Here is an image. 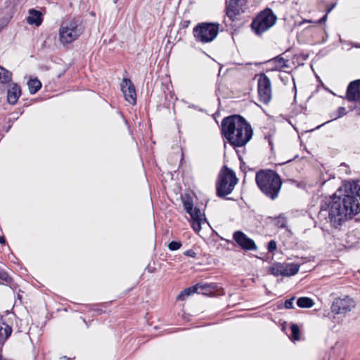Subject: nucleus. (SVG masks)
Segmentation results:
<instances>
[{
    "mask_svg": "<svg viewBox=\"0 0 360 360\" xmlns=\"http://www.w3.org/2000/svg\"><path fill=\"white\" fill-rule=\"evenodd\" d=\"M360 186L358 181H345L329 199L323 202L319 215L328 219L331 226L338 228L359 212Z\"/></svg>",
    "mask_w": 360,
    "mask_h": 360,
    "instance_id": "nucleus-1",
    "label": "nucleus"
},
{
    "mask_svg": "<svg viewBox=\"0 0 360 360\" xmlns=\"http://www.w3.org/2000/svg\"><path fill=\"white\" fill-rule=\"evenodd\" d=\"M221 134L233 147H243L252 139L253 130L244 117L233 115L222 120Z\"/></svg>",
    "mask_w": 360,
    "mask_h": 360,
    "instance_id": "nucleus-2",
    "label": "nucleus"
},
{
    "mask_svg": "<svg viewBox=\"0 0 360 360\" xmlns=\"http://www.w3.org/2000/svg\"><path fill=\"white\" fill-rule=\"evenodd\" d=\"M256 184L261 192L271 200L278 198L282 186L279 174L271 169H260L255 175Z\"/></svg>",
    "mask_w": 360,
    "mask_h": 360,
    "instance_id": "nucleus-3",
    "label": "nucleus"
},
{
    "mask_svg": "<svg viewBox=\"0 0 360 360\" xmlns=\"http://www.w3.org/2000/svg\"><path fill=\"white\" fill-rule=\"evenodd\" d=\"M237 183L238 179L235 172L226 165L223 166L216 184L217 196L224 198L231 193Z\"/></svg>",
    "mask_w": 360,
    "mask_h": 360,
    "instance_id": "nucleus-4",
    "label": "nucleus"
},
{
    "mask_svg": "<svg viewBox=\"0 0 360 360\" xmlns=\"http://www.w3.org/2000/svg\"><path fill=\"white\" fill-rule=\"evenodd\" d=\"M277 21V17L271 8L261 11L251 23V28L256 35H261L273 27Z\"/></svg>",
    "mask_w": 360,
    "mask_h": 360,
    "instance_id": "nucleus-5",
    "label": "nucleus"
},
{
    "mask_svg": "<svg viewBox=\"0 0 360 360\" xmlns=\"http://www.w3.org/2000/svg\"><path fill=\"white\" fill-rule=\"evenodd\" d=\"M82 33L79 20L75 18L64 20L60 27L59 38L63 44L75 41Z\"/></svg>",
    "mask_w": 360,
    "mask_h": 360,
    "instance_id": "nucleus-6",
    "label": "nucleus"
},
{
    "mask_svg": "<svg viewBox=\"0 0 360 360\" xmlns=\"http://www.w3.org/2000/svg\"><path fill=\"white\" fill-rule=\"evenodd\" d=\"M219 30V23L201 22L194 27L193 33L197 41L206 44L212 41L217 37Z\"/></svg>",
    "mask_w": 360,
    "mask_h": 360,
    "instance_id": "nucleus-7",
    "label": "nucleus"
},
{
    "mask_svg": "<svg viewBox=\"0 0 360 360\" xmlns=\"http://www.w3.org/2000/svg\"><path fill=\"white\" fill-rule=\"evenodd\" d=\"M300 265L295 263H274L269 267V272L274 276L290 277L297 274Z\"/></svg>",
    "mask_w": 360,
    "mask_h": 360,
    "instance_id": "nucleus-8",
    "label": "nucleus"
},
{
    "mask_svg": "<svg viewBox=\"0 0 360 360\" xmlns=\"http://www.w3.org/2000/svg\"><path fill=\"white\" fill-rule=\"evenodd\" d=\"M257 89L259 101L264 104H268L272 97L271 83L264 73L258 75Z\"/></svg>",
    "mask_w": 360,
    "mask_h": 360,
    "instance_id": "nucleus-9",
    "label": "nucleus"
},
{
    "mask_svg": "<svg viewBox=\"0 0 360 360\" xmlns=\"http://www.w3.org/2000/svg\"><path fill=\"white\" fill-rule=\"evenodd\" d=\"M356 306L354 300L349 296L335 298L330 306V311L334 314H345Z\"/></svg>",
    "mask_w": 360,
    "mask_h": 360,
    "instance_id": "nucleus-10",
    "label": "nucleus"
},
{
    "mask_svg": "<svg viewBox=\"0 0 360 360\" xmlns=\"http://www.w3.org/2000/svg\"><path fill=\"white\" fill-rule=\"evenodd\" d=\"M121 90L125 100L131 105L136 103V92L134 84L129 79L124 78L121 83Z\"/></svg>",
    "mask_w": 360,
    "mask_h": 360,
    "instance_id": "nucleus-11",
    "label": "nucleus"
},
{
    "mask_svg": "<svg viewBox=\"0 0 360 360\" xmlns=\"http://www.w3.org/2000/svg\"><path fill=\"white\" fill-rule=\"evenodd\" d=\"M233 240L245 250H256L257 246L253 240L248 238L243 232L236 231L233 236Z\"/></svg>",
    "mask_w": 360,
    "mask_h": 360,
    "instance_id": "nucleus-12",
    "label": "nucleus"
},
{
    "mask_svg": "<svg viewBox=\"0 0 360 360\" xmlns=\"http://www.w3.org/2000/svg\"><path fill=\"white\" fill-rule=\"evenodd\" d=\"M345 99L350 103L360 101V79L352 81L349 84Z\"/></svg>",
    "mask_w": 360,
    "mask_h": 360,
    "instance_id": "nucleus-13",
    "label": "nucleus"
},
{
    "mask_svg": "<svg viewBox=\"0 0 360 360\" xmlns=\"http://www.w3.org/2000/svg\"><path fill=\"white\" fill-rule=\"evenodd\" d=\"M191 219V226L195 233H199L202 229V224L207 223L205 214L202 213L199 208L195 207L190 213H188Z\"/></svg>",
    "mask_w": 360,
    "mask_h": 360,
    "instance_id": "nucleus-14",
    "label": "nucleus"
},
{
    "mask_svg": "<svg viewBox=\"0 0 360 360\" xmlns=\"http://www.w3.org/2000/svg\"><path fill=\"white\" fill-rule=\"evenodd\" d=\"M244 0H230L226 6L227 16L233 20L237 15H240L242 11V6L244 5Z\"/></svg>",
    "mask_w": 360,
    "mask_h": 360,
    "instance_id": "nucleus-15",
    "label": "nucleus"
},
{
    "mask_svg": "<svg viewBox=\"0 0 360 360\" xmlns=\"http://www.w3.org/2000/svg\"><path fill=\"white\" fill-rule=\"evenodd\" d=\"M209 288V285L207 284H202V283H198L193 286H191L190 288H186L184 290H183L177 297L178 300H184L186 296H189L191 294L194 292L198 293H206L207 288Z\"/></svg>",
    "mask_w": 360,
    "mask_h": 360,
    "instance_id": "nucleus-16",
    "label": "nucleus"
},
{
    "mask_svg": "<svg viewBox=\"0 0 360 360\" xmlns=\"http://www.w3.org/2000/svg\"><path fill=\"white\" fill-rule=\"evenodd\" d=\"M26 20L29 25L39 26L43 21L42 13L39 11L34 8L30 9L29 15L27 17Z\"/></svg>",
    "mask_w": 360,
    "mask_h": 360,
    "instance_id": "nucleus-17",
    "label": "nucleus"
},
{
    "mask_svg": "<svg viewBox=\"0 0 360 360\" xmlns=\"http://www.w3.org/2000/svg\"><path fill=\"white\" fill-rule=\"evenodd\" d=\"M12 328L0 319V346H2L12 333Z\"/></svg>",
    "mask_w": 360,
    "mask_h": 360,
    "instance_id": "nucleus-18",
    "label": "nucleus"
},
{
    "mask_svg": "<svg viewBox=\"0 0 360 360\" xmlns=\"http://www.w3.org/2000/svg\"><path fill=\"white\" fill-rule=\"evenodd\" d=\"M21 95V89L20 87L17 84H14L13 86L8 90V94H7V100L8 102L11 104L14 105L17 103L19 97Z\"/></svg>",
    "mask_w": 360,
    "mask_h": 360,
    "instance_id": "nucleus-19",
    "label": "nucleus"
},
{
    "mask_svg": "<svg viewBox=\"0 0 360 360\" xmlns=\"http://www.w3.org/2000/svg\"><path fill=\"white\" fill-rule=\"evenodd\" d=\"M269 63L272 64L274 67L272 70H281L283 68H288V60L284 59L281 56H276L268 61Z\"/></svg>",
    "mask_w": 360,
    "mask_h": 360,
    "instance_id": "nucleus-20",
    "label": "nucleus"
},
{
    "mask_svg": "<svg viewBox=\"0 0 360 360\" xmlns=\"http://www.w3.org/2000/svg\"><path fill=\"white\" fill-rule=\"evenodd\" d=\"M30 93L36 94L41 87V82L37 79H32L27 82Z\"/></svg>",
    "mask_w": 360,
    "mask_h": 360,
    "instance_id": "nucleus-21",
    "label": "nucleus"
},
{
    "mask_svg": "<svg viewBox=\"0 0 360 360\" xmlns=\"http://www.w3.org/2000/svg\"><path fill=\"white\" fill-rule=\"evenodd\" d=\"M297 304L300 308H311L314 306V302L310 297H302L297 300Z\"/></svg>",
    "mask_w": 360,
    "mask_h": 360,
    "instance_id": "nucleus-22",
    "label": "nucleus"
},
{
    "mask_svg": "<svg viewBox=\"0 0 360 360\" xmlns=\"http://www.w3.org/2000/svg\"><path fill=\"white\" fill-rule=\"evenodd\" d=\"M12 79V74L8 70L0 66V83L8 84Z\"/></svg>",
    "mask_w": 360,
    "mask_h": 360,
    "instance_id": "nucleus-23",
    "label": "nucleus"
},
{
    "mask_svg": "<svg viewBox=\"0 0 360 360\" xmlns=\"http://www.w3.org/2000/svg\"><path fill=\"white\" fill-rule=\"evenodd\" d=\"M182 201H183L184 208L187 213H190L192 210H194L193 199L191 198V197L185 196L184 198H183Z\"/></svg>",
    "mask_w": 360,
    "mask_h": 360,
    "instance_id": "nucleus-24",
    "label": "nucleus"
},
{
    "mask_svg": "<svg viewBox=\"0 0 360 360\" xmlns=\"http://www.w3.org/2000/svg\"><path fill=\"white\" fill-rule=\"evenodd\" d=\"M12 282V278L4 269H0V283L10 285Z\"/></svg>",
    "mask_w": 360,
    "mask_h": 360,
    "instance_id": "nucleus-25",
    "label": "nucleus"
},
{
    "mask_svg": "<svg viewBox=\"0 0 360 360\" xmlns=\"http://www.w3.org/2000/svg\"><path fill=\"white\" fill-rule=\"evenodd\" d=\"M291 335L293 340L297 341L300 340V328L296 324L290 326Z\"/></svg>",
    "mask_w": 360,
    "mask_h": 360,
    "instance_id": "nucleus-26",
    "label": "nucleus"
},
{
    "mask_svg": "<svg viewBox=\"0 0 360 360\" xmlns=\"http://www.w3.org/2000/svg\"><path fill=\"white\" fill-rule=\"evenodd\" d=\"M275 224L279 228H285L287 225V219L283 215H279L275 219Z\"/></svg>",
    "mask_w": 360,
    "mask_h": 360,
    "instance_id": "nucleus-27",
    "label": "nucleus"
},
{
    "mask_svg": "<svg viewBox=\"0 0 360 360\" xmlns=\"http://www.w3.org/2000/svg\"><path fill=\"white\" fill-rule=\"evenodd\" d=\"M340 42L342 44V49L349 51L353 46L356 48H359L360 45L358 43L353 44L352 41H345L340 39Z\"/></svg>",
    "mask_w": 360,
    "mask_h": 360,
    "instance_id": "nucleus-28",
    "label": "nucleus"
},
{
    "mask_svg": "<svg viewBox=\"0 0 360 360\" xmlns=\"http://www.w3.org/2000/svg\"><path fill=\"white\" fill-rule=\"evenodd\" d=\"M336 4L334 3L330 5L329 8H328L326 14L319 20H317L319 23H325L328 18V14L335 7Z\"/></svg>",
    "mask_w": 360,
    "mask_h": 360,
    "instance_id": "nucleus-29",
    "label": "nucleus"
},
{
    "mask_svg": "<svg viewBox=\"0 0 360 360\" xmlns=\"http://www.w3.org/2000/svg\"><path fill=\"white\" fill-rule=\"evenodd\" d=\"M181 247V243L180 241H172L168 245V248L171 251H175L179 250Z\"/></svg>",
    "mask_w": 360,
    "mask_h": 360,
    "instance_id": "nucleus-30",
    "label": "nucleus"
},
{
    "mask_svg": "<svg viewBox=\"0 0 360 360\" xmlns=\"http://www.w3.org/2000/svg\"><path fill=\"white\" fill-rule=\"evenodd\" d=\"M276 248L277 245L275 240H271L268 243L267 250L269 252H274L276 250Z\"/></svg>",
    "mask_w": 360,
    "mask_h": 360,
    "instance_id": "nucleus-31",
    "label": "nucleus"
},
{
    "mask_svg": "<svg viewBox=\"0 0 360 360\" xmlns=\"http://www.w3.org/2000/svg\"><path fill=\"white\" fill-rule=\"evenodd\" d=\"M294 299H295L294 297H292L290 299L286 300L284 303L285 308L293 309L294 308V305H293Z\"/></svg>",
    "mask_w": 360,
    "mask_h": 360,
    "instance_id": "nucleus-32",
    "label": "nucleus"
},
{
    "mask_svg": "<svg viewBox=\"0 0 360 360\" xmlns=\"http://www.w3.org/2000/svg\"><path fill=\"white\" fill-rule=\"evenodd\" d=\"M346 113H347V111H346V108L345 107H339L338 109V115L335 119L341 117L343 115H346Z\"/></svg>",
    "mask_w": 360,
    "mask_h": 360,
    "instance_id": "nucleus-33",
    "label": "nucleus"
},
{
    "mask_svg": "<svg viewBox=\"0 0 360 360\" xmlns=\"http://www.w3.org/2000/svg\"><path fill=\"white\" fill-rule=\"evenodd\" d=\"M184 255L192 258L196 257V253L193 250H188L184 252Z\"/></svg>",
    "mask_w": 360,
    "mask_h": 360,
    "instance_id": "nucleus-34",
    "label": "nucleus"
},
{
    "mask_svg": "<svg viewBox=\"0 0 360 360\" xmlns=\"http://www.w3.org/2000/svg\"><path fill=\"white\" fill-rule=\"evenodd\" d=\"M305 22H308V23H317V20L316 21H312L311 20H303L301 22V24H303V23H305ZM318 24H319L318 22Z\"/></svg>",
    "mask_w": 360,
    "mask_h": 360,
    "instance_id": "nucleus-35",
    "label": "nucleus"
},
{
    "mask_svg": "<svg viewBox=\"0 0 360 360\" xmlns=\"http://www.w3.org/2000/svg\"><path fill=\"white\" fill-rule=\"evenodd\" d=\"M6 243V240L4 236H0V243L4 244Z\"/></svg>",
    "mask_w": 360,
    "mask_h": 360,
    "instance_id": "nucleus-36",
    "label": "nucleus"
},
{
    "mask_svg": "<svg viewBox=\"0 0 360 360\" xmlns=\"http://www.w3.org/2000/svg\"><path fill=\"white\" fill-rule=\"evenodd\" d=\"M269 144L271 146V149H273V143L270 139H269Z\"/></svg>",
    "mask_w": 360,
    "mask_h": 360,
    "instance_id": "nucleus-37",
    "label": "nucleus"
},
{
    "mask_svg": "<svg viewBox=\"0 0 360 360\" xmlns=\"http://www.w3.org/2000/svg\"><path fill=\"white\" fill-rule=\"evenodd\" d=\"M62 359H65L66 360H71V358H67L66 356H64Z\"/></svg>",
    "mask_w": 360,
    "mask_h": 360,
    "instance_id": "nucleus-38",
    "label": "nucleus"
},
{
    "mask_svg": "<svg viewBox=\"0 0 360 360\" xmlns=\"http://www.w3.org/2000/svg\"><path fill=\"white\" fill-rule=\"evenodd\" d=\"M292 80H294V79H292ZM293 83H295V81H293ZM294 89L296 91L295 84H294Z\"/></svg>",
    "mask_w": 360,
    "mask_h": 360,
    "instance_id": "nucleus-39",
    "label": "nucleus"
},
{
    "mask_svg": "<svg viewBox=\"0 0 360 360\" xmlns=\"http://www.w3.org/2000/svg\"><path fill=\"white\" fill-rule=\"evenodd\" d=\"M118 0H114V3L116 4Z\"/></svg>",
    "mask_w": 360,
    "mask_h": 360,
    "instance_id": "nucleus-40",
    "label": "nucleus"
},
{
    "mask_svg": "<svg viewBox=\"0 0 360 360\" xmlns=\"http://www.w3.org/2000/svg\"><path fill=\"white\" fill-rule=\"evenodd\" d=\"M0 360H3L1 355H0Z\"/></svg>",
    "mask_w": 360,
    "mask_h": 360,
    "instance_id": "nucleus-41",
    "label": "nucleus"
}]
</instances>
